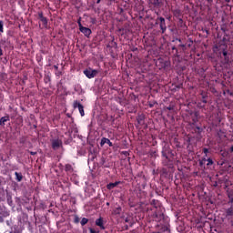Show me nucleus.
<instances>
[{"label":"nucleus","instance_id":"obj_1","mask_svg":"<svg viewBox=\"0 0 233 233\" xmlns=\"http://www.w3.org/2000/svg\"><path fill=\"white\" fill-rule=\"evenodd\" d=\"M85 76L88 77V79H92L93 77H96L97 76V70L88 68L84 71Z\"/></svg>","mask_w":233,"mask_h":233},{"label":"nucleus","instance_id":"obj_2","mask_svg":"<svg viewBox=\"0 0 233 233\" xmlns=\"http://www.w3.org/2000/svg\"><path fill=\"white\" fill-rule=\"evenodd\" d=\"M79 28H80V32H82V34H84L86 36L92 34V31L90 30V28L84 27L83 25H81V24H79Z\"/></svg>","mask_w":233,"mask_h":233},{"label":"nucleus","instance_id":"obj_3","mask_svg":"<svg viewBox=\"0 0 233 233\" xmlns=\"http://www.w3.org/2000/svg\"><path fill=\"white\" fill-rule=\"evenodd\" d=\"M61 145H63V142L59 139L53 140L52 147L55 150H57V148H61Z\"/></svg>","mask_w":233,"mask_h":233},{"label":"nucleus","instance_id":"obj_4","mask_svg":"<svg viewBox=\"0 0 233 233\" xmlns=\"http://www.w3.org/2000/svg\"><path fill=\"white\" fill-rule=\"evenodd\" d=\"M75 108H77L79 110V113L81 116H85V110L83 109V106L79 104V102H76L74 104Z\"/></svg>","mask_w":233,"mask_h":233},{"label":"nucleus","instance_id":"obj_5","mask_svg":"<svg viewBox=\"0 0 233 233\" xmlns=\"http://www.w3.org/2000/svg\"><path fill=\"white\" fill-rule=\"evenodd\" d=\"M100 145L101 147H103L104 145H109V147H112V142H110L108 138H102Z\"/></svg>","mask_w":233,"mask_h":233},{"label":"nucleus","instance_id":"obj_6","mask_svg":"<svg viewBox=\"0 0 233 233\" xmlns=\"http://www.w3.org/2000/svg\"><path fill=\"white\" fill-rule=\"evenodd\" d=\"M96 225H97V227H100V228H102V230H105V226H103V218L96 219Z\"/></svg>","mask_w":233,"mask_h":233},{"label":"nucleus","instance_id":"obj_7","mask_svg":"<svg viewBox=\"0 0 233 233\" xmlns=\"http://www.w3.org/2000/svg\"><path fill=\"white\" fill-rule=\"evenodd\" d=\"M118 184H119V182H115V183L108 184L107 185L108 190H112V188H115V187H117Z\"/></svg>","mask_w":233,"mask_h":233},{"label":"nucleus","instance_id":"obj_8","mask_svg":"<svg viewBox=\"0 0 233 233\" xmlns=\"http://www.w3.org/2000/svg\"><path fill=\"white\" fill-rule=\"evenodd\" d=\"M8 121V116H4L0 119V125H5Z\"/></svg>","mask_w":233,"mask_h":233},{"label":"nucleus","instance_id":"obj_9","mask_svg":"<svg viewBox=\"0 0 233 233\" xmlns=\"http://www.w3.org/2000/svg\"><path fill=\"white\" fill-rule=\"evenodd\" d=\"M15 177L17 181H21L23 179V176L17 172H15Z\"/></svg>","mask_w":233,"mask_h":233},{"label":"nucleus","instance_id":"obj_10","mask_svg":"<svg viewBox=\"0 0 233 233\" xmlns=\"http://www.w3.org/2000/svg\"><path fill=\"white\" fill-rule=\"evenodd\" d=\"M227 214H228V216H232L233 215V208H228L227 211Z\"/></svg>","mask_w":233,"mask_h":233},{"label":"nucleus","instance_id":"obj_11","mask_svg":"<svg viewBox=\"0 0 233 233\" xmlns=\"http://www.w3.org/2000/svg\"><path fill=\"white\" fill-rule=\"evenodd\" d=\"M207 161V165H212V159L208 158V160H203L201 163H205Z\"/></svg>","mask_w":233,"mask_h":233},{"label":"nucleus","instance_id":"obj_12","mask_svg":"<svg viewBox=\"0 0 233 233\" xmlns=\"http://www.w3.org/2000/svg\"><path fill=\"white\" fill-rule=\"evenodd\" d=\"M86 223H88V219L87 218H82L81 225H86Z\"/></svg>","mask_w":233,"mask_h":233},{"label":"nucleus","instance_id":"obj_13","mask_svg":"<svg viewBox=\"0 0 233 233\" xmlns=\"http://www.w3.org/2000/svg\"><path fill=\"white\" fill-rule=\"evenodd\" d=\"M41 22L43 23V25H46V18L41 16Z\"/></svg>","mask_w":233,"mask_h":233},{"label":"nucleus","instance_id":"obj_14","mask_svg":"<svg viewBox=\"0 0 233 233\" xmlns=\"http://www.w3.org/2000/svg\"><path fill=\"white\" fill-rule=\"evenodd\" d=\"M121 212V208H118L115 210V214H119Z\"/></svg>","mask_w":233,"mask_h":233},{"label":"nucleus","instance_id":"obj_15","mask_svg":"<svg viewBox=\"0 0 233 233\" xmlns=\"http://www.w3.org/2000/svg\"><path fill=\"white\" fill-rule=\"evenodd\" d=\"M0 32H3V21H0Z\"/></svg>","mask_w":233,"mask_h":233},{"label":"nucleus","instance_id":"obj_16","mask_svg":"<svg viewBox=\"0 0 233 233\" xmlns=\"http://www.w3.org/2000/svg\"><path fill=\"white\" fill-rule=\"evenodd\" d=\"M90 233H99V231H96L95 229L90 228Z\"/></svg>","mask_w":233,"mask_h":233},{"label":"nucleus","instance_id":"obj_17","mask_svg":"<svg viewBox=\"0 0 233 233\" xmlns=\"http://www.w3.org/2000/svg\"><path fill=\"white\" fill-rule=\"evenodd\" d=\"M161 23H165V18H160Z\"/></svg>","mask_w":233,"mask_h":233},{"label":"nucleus","instance_id":"obj_18","mask_svg":"<svg viewBox=\"0 0 233 233\" xmlns=\"http://www.w3.org/2000/svg\"><path fill=\"white\" fill-rule=\"evenodd\" d=\"M2 55H3V50L0 49V56H2Z\"/></svg>","mask_w":233,"mask_h":233},{"label":"nucleus","instance_id":"obj_19","mask_svg":"<svg viewBox=\"0 0 233 233\" xmlns=\"http://www.w3.org/2000/svg\"><path fill=\"white\" fill-rule=\"evenodd\" d=\"M204 152H205V154H207V152H208V150H207V149H204Z\"/></svg>","mask_w":233,"mask_h":233},{"label":"nucleus","instance_id":"obj_20","mask_svg":"<svg viewBox=\"0 0 233 233\" xmlns=\"http://www.w3.org/2000/svg\"><path fill=\"white\" fill-rule=\"evenodd\" d=\"M97 3H101V0H97Z\"/></svg>","mask_w":233,"mask_h":233},{"label":"nucleus","instance_id":"obj_21","mask_svg":"<svg viewBox=\"0 0 233 233\" xmlns=\"http://www.w3.org/2000/svg\"><path fill=\"white\" fill-rule=\"evenodd\" d=\"M231 152H233V147H231Z\"/></svg>","mask_w":233,"mask_h":233}]
</instances>
